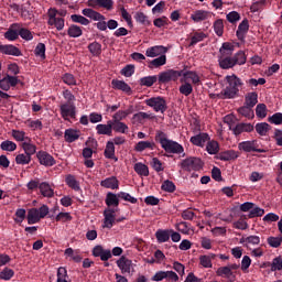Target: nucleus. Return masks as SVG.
I'll return each mask as SVG.
<instances>
[{
	"mask_svg": "<svg viewBox=\"0 0 282 282\" xmlns=\"http://www.w3.org/2000/svg\"><path fill=\"white\" fill-rule=\"evenodd\" d=\"M226 86L221 89L219 98L221 100H235L239 98V91L243 87V82L237 75H227L225 77Z\"/></svg>",
	"mask_w": 282,
	"mask_h": 282,
	"instance_id": "f257e3e1",
	"label": "nucleus"
},
{
	"mask_svg": "<svg viewBox=\"0 0 282 282\" xmlns=\"http://www.w3.org/2000/svg\"><path fill=\"white\" fill-rule=\"evenodd\" d=\"M155 140L159 142V144H161V148L165 151V153H172L174 155H181V153H183V158L186 155V153H184V145L180 144L177 141L169 139V135L165 132L158 131L155 134Z\"/></svg>",
	"mask_w": 282,
	"mask_h": 282,
	"instance_id": "f03ea898",
	"label": "nucleus"
},
{
	"mask_svg": "<svg viewBox=\"0 0 282 282\" xmlns=\"http://www.w3.org/2000/svg\"><path fill=\"white\" fill-rule=\"evenodd\" d=\"M182 76V85L178 87V91L182 96L188 97L193 94V85H199V83H202V78H199V75L195 70H183ZM188 80H191L192 84Z\"/></svg>",
	"mask_w": 282,
	"mask_h": 282,
	"instance_id": "7ed1b4c3",
	"label": "nucleus"
},
{
	"mask_svg": "<svg viewBox=\"0 0 282 282\" xmlns=\"http://www.w3.org/2000/svg\"><path fill=\"white\" fill-rule=\"evenodd\" d=\"M224 122L228 124L229 131H232L234 135L238 138V135H241V133H252L254 131V126L252 123H246V122H240L237 123L236 126L232 124V116L227 115L224 118Z\"/></svg>",
	"mask_w": 282,
	"mask_h": 282,
	"instance_id": "20e7f679",
	"label": "nucleus"
},
{
	"mask_svg": "<svg viewBox=\"0 0 282 282\" xmlns=\"http://www.w3.org/2000/svg\"><path fill=\"white\" fill-rule=\"evenodd\" d=\"M50 215V207L42 205L40 208H31L28 210L26 219L29 225L39 224L41 219H45Z\"/></svg>",
	"mask_w": 282,
	"mask_h": 282,
	"instance_id": "39448f33",
	"label": "nucleus"
},
{
	"mask_svg": "<svg viewBox=\"0 0 282 282\" xmlns=\"http://www.w3.org/2000/svg\"><path fill=\"white\" fill-rule=\"evenodd\" d=\"M180 166L183 171L187 173H197V171H202L204 169V161L196 156H188L181 161Z\"/></svg>",
	"mask_w": 282,
	"mask_h": 282,
	"instance_id": "423d86ee",
	"label": "nucleus"
},
{
	"mask_svg": "<svg viewBox=\"0 0 282 282\" xmlns=\"http://www.w3.org/2000/svg\"><path fill=\"white\" fill-rule=\"evenodd\" d=\"M182 74H184V70L166 69L159 73L156 82L159 85H166V83L171 82L175 83V80L181 78Z\"/></svg>",
	"mask_w": 282,
	"mask_h": 282,
	"instance_id": "0eeeda50",
	"label": "nucleus"
},
{
	"mask_svg": "<svg viewBox=\"0 0 282 282\" xmlns=\"http://www.w3.org/2000/svg\"><path fill=\"white\" fill-rule=\"evenodd\" d=\"M58 10L56 8H50L47 10V25L51 28H56L57 32L65 30V19L57 18Z\"/></svg>",
	"mask_w": 282,
	"mask_h": 282,
	"instance_id": "6e6552de",
	"label": "nucleus"
},
{
	"mask_svg": "<svg viewBox=\"0 0 282 282\" xmlns=\"http://www.w3.org/2000/svg\"><path fill=\"white\" fill-rule=\"evenodd\" d=\"M257 140H247L238 143L239 151L243 153H268V150L258 148Z\"/></svg>",
	"mask_w": 282,
	"mask_h": 282,
	"instance_id": "1a4fd4ad",
	"label": "nucleus"
},
{
	"mask_svg": "<svg viewBox=\"0 0 282 282\" xmlns=\"http://www.w3.org/2000/svg\"><path fill=\"white\" fill-rule=\"evenodd\" d=\"M145 105L148 107H151V109H153V111H156V113H164V111H166L167 109L166 99L160 96L145 99Z\"/></svg>",
	"mask_w": 282,
	"mask_h": 282,
	"instance_id": "9d476101",
	"label": "nucleus"
},
{
	"mask_svg": "<svg viewBox=\"0 0 282 282\" xmlns=\"http://www.w3.org/2000/svg\"><path fill=\"white\" fill-rule=\"evenodd\" d=\"M117 267L121 270V274H133L135 272L133 261L124 256L117 260Z\"/></svg>",
	"mask_w": 282,
	"mask_h": 282,
	"instance_id": "9b49d317",
	"label": "nucleus"
},
{
	"mask_svg": "<svg viewBox=\"0 0 282 282\" xmlns=\"http://www.w3.org/2000/svg\"><path fill=\"white\" fill-rule=\"evenodd\" d=\"M36 159L40 162L41 166H54L56 164V159L52 156L47 151L40 150L36 152Z\"/></svg>",
	"mask_w": 282,
	"mask_h": 282,
	"instance_id": "f8f14e48",
	"label": "nucleus"
},
{
	"mask_svg": "<svg viewBox=\"0 0 282 282\" xmlns=\"http://www.w3.org/2000/svg\"><path fill=\"white\" fill-rule=\"evenodd\" d=\"M116 224V210L113 208H107L104 210L102 228L111 230Z\"/></svg>",
	"mask_w": 282,
	"mask_h": 282,
	"instance_id": "ddd939ff",
	"label": "nucleus"
},
{
	"mask_svg": "<svg viewBox=\"0 0 282 282\" xmlns=\"http://www.w3.org/2000/svg\"><path fill=\"white\" fill-rule=\"evenodd\" d=\"M59 113L63 120H69V118H76V105L63 104L59 106Z\"/></svg>",
	"mask_w": 282,
	"mask_h": 282,
	"instance_id": "4468645a",
	"label": "nucleus"
},
{
	"mask_svg": "<svg viewBox=\"0 0 282 282\" xmlns=\"http://www.w3.org/2000/svg\"><path fill=\"white\" fill-rule=\"evenodd\" d=\"M216 274L217 276H221V279H227V282L237 281V274H235L228 267H219Z\"/></svg>",
	"mask_w": 282,
	"mask_h": 282,
	"instance_id": "2eb2a0df",
	"label": "nucleus"
},
{
	"mask_svg": "<svg viewBox=\"0 0 282 282\" xmlns=\"http://www.w3.org/2000/svg\"><path fill=\"white\" fill-rule=\"evenodd\" d=\"M248 30H250V22H248V19H243L236 31L238 41H246V34H248Z\"/></svg>",
	"mask_w": 282,
	"mask_h": 282,
	"instance_id": "dca6fc26",
	"label": "nucleus"
},
{
	"mask_svg": "<svg viewBox=\"0 0 282 282\" xmlns=\"http://www.w3.org/2000/svg\"><path fill=\"white\" fill-rule=\"evenodd\" d=\"M0 54L7 56H22L21 50L12 44H0Z\"/></svg>",
	"mask_w": 282,
	"mask_h": 282,
	"instance_id": "f3484780",
	"label": "nucleus"
},
{
	"mask_svg": "<svg viewBox=\"0 0 282 282\" xmlns=\"http://www.w3.org/2000/svg\"><path fill=\"white\" fill-rule=\"evenodd\" d=\"M239 243H242L245 248L250 250V246H259L261 243V237L257 235H250L248 237H242L239 240Z\"/></svg>",
	"mask_w": 282,
	"mask_h": 282,
	"instance_id": "a211bd4d",
	"label": "nucleus"
},
{
	"mask_svg": "<svg viewBox=\"0 0 282 282\" xmlns=\"http://www.w3.org/2000/svg\"><path fill=\"white\" fill-rule=\"evenodd\" d=\"M164 54H166V47H164L163 45L148 47L145 51V56H148V58H155Z\"/></svg>",
	"mask_w": 282,
	"mask_h": 282,
	"instance_id": "6ab92c4d",
	"label": "nucleus"
},
{
	"mask_svg": "<svg viewBox=\"0 0 282 282\" xmlns=\"http://www.w3.org/2000/svg\"><path fill=\"white\" fill-rule=\"evenodd\" d=\"M208 140H210L208 133L199 132L198 134L191 137L189 142L194 144V147H204Z\"/></svg>",
	"mask_w": 282,
	"mask_h": 282,
	"instance_id": "aec40b11",
	"label": "nucleus"
},
{
	"mask_svg": "<svg viewBox=\"0 0 282 282\" xmlns=\"http://www.w3.org/2000/svg\"><path fill=\"white\" fill-rule=\"evenodd\" d=\"M112 89H118L119 91H123V94H128V96H131L132 90L131 86L127 84L124 80L120 79H112L111 80Z\"/></svg>",
	"mask_w": 282,
	"mask_h": 282,
	"instance_id": "412c9836",
	"label": "nucleus"
},
{
	"mask_svg": "<svg viewBox=\"0 0 282 282\" xmlns=\"http://www.w3.org/2000/svg\"><path fill=\"white\" fill-rule=\"evenodd\" d=\"M89 8H105L113 10V0H88Z\"/></svg>",
	"mask_w": 282,
	"mask_h": 282,
	"instance_id": "4be33fe9",
	"label": "nucleus"
},
{
	"mask_svg": "<svg viewBox=\"0 0 282 282\" xmlns=\"http://www.w3.org/2000/svg\"><path fill=\"white\" fill-rule=\"evenodd\" d=\"M19 28H21L20 23L11 24L8 31L4 33V39L7 41H17V39H19Z\"/></svg>",
	"mask_w": 282,
	"mask_h": 282,
	"instance_id": "5701e85b",
	"label": "nucleus"
},
{
	"mask_svg": "<svg viewBox=\"0 0 282 282\" xmlns=\"http://www.w3.org/2000/svg\"><path fill=\"white\" fill-rule=\"evenodd\" d=\"M80 138V130H76L74 128H68L64 132V140L68 144H72V142H76Z\"/></svg>",
	"mask_w": 282,
	"mask_h": 282,
	"instance_id": "b1692460",
	"label": "nucleus"
},
{
	"mask_svg": "<svg viewBox=\"0 0 282 282\" xmlns=\"http://www.w3.org/2000/svg\"><path fill=\"white\" fill-rule=\"evenodd\" d=\"M97 135H113L111 128V120H108L107 123H99L96 126Z\"/></svg>",
	"mask_w": 282,
	"mask_h": 282,
	"instance_id": "393cba45",
	"label": "nucleus"
},
{
	"mask_svg": "<svg viewBox=\"0 0 282 282\" xmlns=\"http://www.w3.org/2000/svg\"><path fill=\"white\" fill-rule=\"evenodd\" d=\"M210 18V11L206 10H196L191 14L192 21L194 23H202V21H207Z\"/></svg>",
	"mask_w": 282,
	"mask_h": 282,
	"instance_id": "a878e982",
	"label": "nucleus"
},
{
	"mask_svg": "<svg viewBox=\"0 0 282 282\" xmlns=\"http://www.w3.org/2000/svg\"><path fill=\"white\" fill-rule=\"evenodd\" d=\"M218 65L220 69H232L236 66L232 56H218Z\"/></svg>",
	"mask_w": 282,
	"mask_h": 282,
	"instance_id": "bb28decb",
	"label": "nucleus"
},
{
	"mask_svg": "<svg viewBox=\"0 0 282 282\" xmlns=\"http://www.w3.org/2000/svg\"><path fill=\"white\" fill-rule=\"evenodd\" d=\"M100 186H102V188H110L111 191H116V188H119L120 182L118 181V177L110 176L102 180L100 182Z\"/></svg>",
	"mask_w": 282,
	"mask_h": 282,
	"instance_id": "cd10ccee",
	"label": "nucleus"
},
{
	"mask_svg": "<svg viewBox=\"0 0 282 282\" xmlns=\"http://www.w3.org/2000/svg\"><path fill=\"white\" fill-rule=\"evenodd\" d=\"M104 155L106 160H113L115 162H118V156H116V145L113 144V141H108L106 143Z\"/></svg>",
	"mask_w": 282,
	"mask_h": 282,
	"instance_id": "c85d7f7f",
	"label": "nucleus"
},
{
	"mask_svg": "<svg viewBox=\"0 0 282 282\" xmlns=\"http://www.w3.org/2000/svg\"><path fill=\"white\" fill-rule=\"evenodd\" d=\"M65 184L68 186V188H72V191H75L76 193L80 192V182L76 180V176L73 174H68L65 177Z\"/></svg>",
	"mask_w": 282,
	"mask_h": 282,
	"instance_id": "c756f323",
	"label": "nucleus"
},
{
	"mask_svg": "<svg viewBox=\"0 0 282 282\" xmlns=\"http://www.w3.org/2000/svg\"><path fill=\"white\" fill-rule=\"evenodd\" d=\"M147 149L155 151V143L153 141H139L134 145V151H137V153H142L143 151H147Z\"/></svg>",
	"mask_w": 282,
	"mask_h": 282,
	"instance_id": "7c9ffc66",
	"label": "nucleus"
},
{
	"mask_svg": "<svg viewBox=\"0 0 282 282\" xmlns=\"http://www.w3.org/2000/svg\"><path fill=\"white\" fill-rule=\"evenodd\" d=\"M133 113V106H130L127 110H118L110 121L113 122H122V120L127 119L128 116H131Z\"/></svg>",
	"mask_w": 282,
	"mask_h": 282,
	"instance_id": "2f4dec72",
	"label": "nucleus"
},
{
	"mask_svg": "<svg viewBox=\"0 0 282 282\" xmlns=\"http://www.w3.org/2000/svg\"><path fill=\"white\" fill-rule=\"evenodd\" d=\"M258 102H259V94H257V91L248 93L245 96V105L247 107H251L252 109H254Z\"/></svg>",
	"mask_w": 282,
	"mask_h": 282,
	"instance_id": "473e14b6",
	"label": "nucleus"
},
{
	"mask_svg": "<svg viewBox=\"0 0 282 282\" xmlns=\"http://www.w3.org/2000/svg\"><path fill=\"white\" fill-rule=\"evenodd\" d=\"M24 153H26V155H30L32 158V155L36 154V144L32 143V139L29 138L26 139V141H23L21 144Z\"/></svg>",
	"mask_w": 282,
	"mask_h": 282,
	"instance_id": "72a5a7b5",
	"label": "nucleus"
},
{
	"mask_svg": "<svg viewBox=\"0 0 282 282\" xmlns=\"http://www.w3.org/2000/svg\"><path fill=\"white\" fill-rule=\"evenodd\" d=\"M50 219H54L55 221H62V224H67V221H72L74 219L69 212H61L56 216L54 214L48 215Z\"/></svg>",
	"mask_w": 282,
	"mask_h": 282,
	"instance_id": "f704fd0d",
	"label": "nucleus"
},
{
	"mask_svg": "<svg viewBox=\"0 0 282 282\" xmlns=\"http://www.w3.org/2000/svg\"><path fill=\"white\" fill-rule=\"evenodd\" d=\"M111 129L115 131V133H129V126L122 121H110Z\"/></svg>",
	"mask_w": 282,
	"mask_h": 282,
	"instance_id": "c9c22d12",
	"label": "nucleus"
},
{
	"mask_svg": "<svg viewBox=\"0 0 282 282\" xmlns=\"http://www.w3.org/2000/svg\"><path fill=\"white\" fill-rule=\"evenodd\" d=\"M40 193L43 197L52 198L54 197V188L47 182H42L39 185Z\"/></svg>",
	"mask_w": 282,
	"mask_h": 282,
	"instance_id": "e433bc0d",
	"label": "nucleus"
},
{
	"mask_svg": "<svg viewBox=\"0 0 282 282\" xmlns=\"http://www.w3.org/2000/svg\"><path fill=\"white\" fill-rule=\"evenodd\" d=\"M155 237L158 243H166L171 239V230L169 229H158L155 231Z\"/></svg>",
	"mask_w": 282,
	"mask_h": 282,
	"instance_id": "4c0bfd02",
	"label": "nucleus"
},
{
	"mask_svg": "<svg viewBox=\"0 0 282 282\" xmlns=\"http://www.w3.org/2000/svg\"><path fill=\"white\" fill-rule=\"evenodd\" d=\"M239 158V152L235 150H227L219 153V160L221 162H230V160H237Z\"/></svg>",
	"mask_w": 282,
	"mask_h": 282,
	"instance_id": "58836bf2",
	"label": "nucleus"
},
{
	"mask_svg": "<svg viewBox=\"0 0 282 282\" xmlns=\"http://www.w3.org/2000/svg\"><path fill=\"white\" fill-rule=\"evenodd\" d=\"M67 35L69 39H80L83 35V28L77 24H70L67 29Z\"/></svg>",
	"mask_w": 282,
	"mask_h": 282,
	"instance_id": "ea45409f",
	"label": "nucleus"
},
{
	"mask_svg": "<svg viewBox=\"0 0 282 282\" xmlns=\"http://www.w3.org/2000/svg\"><path fill=\"white\" fill-rule=\"evenodd\" d=\"M106 205L111 207V206H120V196H118V194H115L112 192H108L106 195Z\"/></svg>",
	"mask_w": 282,
	"mask_h": 282,
	"instance_id": "a19ab883",
	"label": "nucleus"
},
{
	"mask_svg": "<svg viewBox=\"0 0 282 282\" xmlns=\"http://www.w3.org/2000/svg\"><path fill=\"white\" fill-rule=\"evenodd\" d=\"M217 257V254L215 253H209L208 256L203 254L199 256V263L202 265V268H213V259H215Z\"/></svg>",
	"mask_w": 282,
	"mask_h": 282,
	"instance_id": "79ce46f5",
	"label": "nucleus"
},
{
	"mask_svg": "<svg viewBox=\"0 0 282 282\" xmlns=\"http://www.w3.org/2000/svg\"><path fill=\"white\" fill-rule=\"evenodd\" d=\"M237 112L243 118H248V120H252V118H254V110H252V107L247 106L246 104H243L242 107L238 108Z\"/></svg>",
	"mask_w": 282,
	"mask_h": 282,
	"instance_id": "37998d69",
	"label": "nucleus"
},
{
	"mask_svg": "<svg viewBox=\"0 0 282 282\" xmlns=\"http://www.w3.org/2000/svg\"><path fill=\"white\" fill-rule=\"evenodd\" d=\"M134 172L140 177H149V166L142 162H138L134 164Z\"/></svg>",
	"mask_w": 282,
	"mask_h": 282,
	"instance_id": "c03bdc74",
	"label": "nucleus"
},
{
	"mask_svg": "<svg viewBox=\"0 0 282 282\" xmlns=\"http://www.w3.org/2000/svg\"><path fill=\"white\" fill-rule=\"evenodd\" d=\"M232 52H235V45L230 42H224L219 48V56H232Z\"/></svg>",
	"mask_w": 282,
	"mask_h": 282,
	"instance_id": "a18cd8bd",
	"label": "nucleus"
},
{
	"mask_svg": "<svg viewBox=\"0 0 282 282\" xmlns=\"http://www.w3.org/2000/svg\"><path fill=\"white\" fill-rule=\"evenodd\" d=\"M253 129H256L258 134L264 137V135H268L272 127L268 122H259L256 124V127H253Z\"/></svg>",
	"mask_w": 282,
	"mask_h": 282,
	"instance_id": "49530a36",
	"label": "nucleus"
},
{
	"mask_svg": "<svg viewBox=\"0 0 282 282\" xmlns=\"http://www.w3.org/2000/svg\"><path fill=\"white\" fill-rule=\"evenodd\" d=\"M155 83H158V75L145 76L139 80V85H141V87H153Z\"/></svg>",
	"mask_w": 282,
	"mask_h": 282,
	"instance_id": "de8ad7c7",
	"label": "nucleus"
},
{
	"mask_svg": "<svg viewBox=\"0 0 282 282\" xmlns=\"http://www.w3.org/2000/svg\"><path fill=\"white\" fill-rule=\"evenodd\" d=\"M47 51V47L45 46V43H37V45L34 48V55L36 58H41V61H45L47 56L45 55V52Z\"/></svg>",
	"mask_w": 282,
	"mask_h": 282,
	"instance_id": "09e8293b",
	"label": "nucleus"
},
{
	"mask_svg": "<svg viewBox=\"0 0 282 282\" xmlns=\"http://www.w3.org/2000/svg\"><path fill=\"white\" fill-rule=\"evenodd\" d=\"M153 115H149L147 112H137L133 115L132 120L133 122H138L139 124H142V122H144V120H153Z\"/></svg>",
	"mask_w": 282,
	"mask_h": 282,
	"instance_id": "8fccbe9b",
	"label": "nucleus"
},
{
	"mask_svg": "<svg viewBox=\"0 0 282 282\" xmlns=\"http://www.w3.org/2000/svg\"><path fill=\"white\" fill-rule=\"evenodd\" d=\"M88 51L90 52V54H93V56H100L102 54V44L97 41L91 42L88 45Z\"/></svg>",
	"mask_w": 282,
	"mask_h": 282,
	"instance_id": "3c124183",
	"label": "nucleus"
},
{
	"mask_svg": "<svg viewBox=\"0 0 282 282\" xmlns=\"http://www.w3.org/2000/svg\"><path fill=\"white\" fill-rule=\"evenodd\" d=\"M134 21H137V23H139L140 25H151L149 17L142 11H138L134 13Z\"/></svg>",
	"mask_w": 282,
	"mask_h": 282,
	"instance_id": "603ef678",
	"label": "nucleus"
},
{
	"mask_svg": "<svg viewBox=\"0 0 282 282\" xmlns=\"http://www.w3.org/2000/svg\"><path fill=\"white\" fill-rule=\"evenodd\" d=\"M165 63H166V54L159 55L156 58L152 59L149 63V67H150V69H153V67H155V68L162 67V66H164Z\"/></svg>",
	"mask_w": 282,
	"mask_h": 282,
	"instance_id": "864d4df0",
	"label": "nucleus"
},
{
	"mask_svg": "<svg viewBox=\"0 0 282 282\" xmlns=\"http://www.w3.org/2000/svg\"><path fill=\"white\" fill-rule=\"evenodd\" d=\"M235 65H246L248 56L245 51H238L234 56Z\"/></svg>",
	"mask_w": 282,
	"mask_h": 282,
	"instance_id": "5fc2aeb1",
	"label": "nucleus"
},
{
	"mask_svg": "<svg viewBox=\"0 0 282 282\" xmlns=\"http://www.w3.org/2000/svg\"><path fill=\"white\" fill-rule=\"evenodd\" d=\"M30 162H32V156L25 152L15 156V163L20 164L21 166H25L26 164H30Z\"/></svg>",
	"mask_w": 282,
	"mask_h": 282,
	"instance_id": "6e6d98bb",
	"label": "nucleus"
},
{
	"mask_svg": "<svg viewBox=\"0 0 282 282\" xmlns=\"http://www.w3.org/2000/svg\"><path fill=\"white\" fill-rule=\"evenodd\" d=\"M206 36L207 35L204 32H195L191 37L189 47H195V45H197V43H202Z\"/></svg>",
	"mask_w": 282,
	"mask_h": 282,
	"instance_id": "4d7b16f0",
	"label": "nucleus"
},
{
	"mask_svg": "<svg viewBox=\"0 0 282 282\" xmlns=\"http://www.w3.org/2000/svg\"><path fill=\"white\" fill-rule=\"evenodd\" d=\"M11 135L17 142H26L30 139L23 130H12Z\"/></svg>",
	"mask_w": 282,
	"mask_h": 282,
	"instance_id": "13d9d810",
	"label": "nucleus"
},
{
	"mask_svg": "<svg viewBox=\"0 0 282 282\" xmlns=\"http://www.w3.org/2000/svg\"><path fill=\"white\" fill-rule=\"evenodd\" d=\"M70 21L73 23H79V25H89V23H91V21L89 19L85 18L82 14H72Z\"/></svg>",
	"mask_w": 282,
	"mask_h": 282,
	"instance_id": "bf43d9fd",
	"label": "nucleus"
},
{
	"mask_svg": "<svg viewBox=\"0 0 282 282\" xmlns=\"http://www.w3.org/2000/svg\"><path fill=\"white\" fill-rule=\"evenodd\" d=\"M206 151L209 155H217L219 153V143L217 141H208Z\"/></svg>",
	"mask_w": 282,
	"mask_h": 282,
	"instance_id": "052dcab7",
	"label": "nucleus"
},
{
	"mask_svg": "<svg viewBox=\"0 0 282 282\" xmlns=\"http://www.w3.org/2000/svg\"><path fill=\"white\" fill-rule=\"evenodd\" d=\"M0 149L1 151H8L9 153H12L13 151H17V143L10 140L2 141Z\"/></svg>",
	"mask_w": 282,
	"mask_h": 282,
	"instance_id": "680f3d73",
	"label": "nucleus"
},
{
	"mask_svg": "<svg viewBox=\"0 0 282 282\" xmlns=\"http://www.w3.org/2000/svg\"><path fill=\"white\" fill-rule=\"evenodd\" d=\"M256 116L260 118V120H263V118L268 116V106H265V104H258L256 107Z\"/></svg>",
	"mask_w": 282,
	"mask_h": 282,
	"instance_id": "e2e57ef3",
	"label": "nucleus"
},
{
	"mask_svg": "<svg viewBox=\"0 0 282 282\" xmlns=\"http://www.w3.org/2000/svg\"><path fill=\"white\" fill-rule=\"evenodd\" d=\"M216 36H224V20L217 19L213 24Z\"/></svg>",
	"mask_w": 282,
	"mask_h": 282,
	"instance_id": "0e129e2a",
	"label": "nucleus"
},
{
	"mask_svg": "<svg viewBox=\"0 0 282 282\" xmlns=\"http://www.w3.org/2000/svg\"><path fill=\"white\" fill-rule=\"evenodd\" d=\"M69 279V275L67 274V268L59 267L57 269V280L56 282H69L67 281Z\"/></svg>",
	"mask_w": 282,
	"mask_h": 282,
	"instance_id": "69168bd1",
	"label": "nucleus"
},
{
	"mask_svg": "<svg viewBox=\"0 0 282 282\" xmlns=\"http://www.w3.org/2000/svg\"><path fill=\"white\" fill-rule=\"evenodd\" d=\"M14 276V270L6 267L1 272H0V280L1 281H10Z\"/></svg>",
	"mask_w": 282,
	"mask_h": 282,
	"instance_id": "338daca9",
	"label": "nucleus"
},
{
	"mask_svg": "<svg viewBox=\"0 0 282 282\" xmlns=\"http://www.w3.org/2000/svg\"><path fill=\"white\" fill-rule=\"evenodd\" d=\"M268 122H270V124H275V127H280L282 124V112H275L270 116Z\"/></svg>",
	"mask_w": 282,
	"mask_h": 282,
	"instance_id": "774afa93",
	"label": "nucleus"
}]
</instances>
